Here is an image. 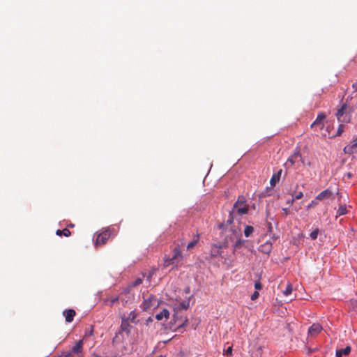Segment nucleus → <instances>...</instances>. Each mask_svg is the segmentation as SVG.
<instances>
[{
    "label": "nucleus",
    "mask_w": 357,
    "mask_h": 357,
    "mask_svg": "<svg viewBox=\"0 0 357 357\" xmlns=\"http://www.w3.org/2000/svg\"><path fill=\"white\" fill-rule=\"evenodd\" d=\"M190 305V301H183L179 303H176L174 305V313L173 314L174 320L175 324L178 322V327H183L185 323L188 321V319L185 318L184 320L182 318H179L178 312L181 310H186Z\"/></svg>",
    "instance_id": "nucleus-1"
},
{
    "label": "nucleus",
    "mask_w": 357,
    "mask_h": 357,
    "mask_svg": "<svg viewBox=\"0 0 357 357\" xmlns=\"http://www.w3.org/2000/svg\"><path fill=\"white\" fill-rule=\"evenodd\" d=\"M183 259V255L178 246L175 247L173 250V255L172 257L167 259L165 261V265L168 266L171 264L177 265Z\"/></svg>",
    "instance_id": "nucleus-2"
},
{
    "label": "nucleus",
    "mask_w": 357,
    "mask_h": 357,
    "mask_svg": "<svg viewBox=\"0 0 357 357\" xmlns=\"http://www.w3.org/2000/svg\"><path fill=\"white\" fill-rule=\"evenodd\" d=\"M347 105H343L342 107L337 110L336 116L340 122L348 123L350 120L349 116L346 114Z\"/></svg>",
    "instance_id": "nucleus-3"
},
{
    "label": "nucleus",
    "mask_w": 357,
    "mask_h": 357,
    "mask_svg": "<svg viewBox=\"0 0 357 357\" xmlns=\"http://www.w3.org/2000/svg\"><path fill=\"white\" fill-rule=\"evenodd\" d=\"M326 118V115L324 113H320L318 114L316 120L312 123L311 127L315 130H321L324 126V119Z\"/></svg>",
    "instance_id": "nucleus-4"
},
{
    "label": "nucleus",
    "mask_w": 357,
    "mask_h": 357,
    "mask_svg": "<svg viewBox=\"0 0 357 357\" xmlns=\"http://www.w3.org/2000/svg\"><path fill=\"white\" fill-rule=\"evenodd\" d=\"M323 328L319 324H313L308 329V337H314L317 336Z\"/></svg>",
    "instance_id": "nucleus-5"
},
{
    "label": "nucleus",
    "mask_w": 357,
    "mask_h": 357,
    "mask_svg": "<svg viewBox=\"0 0 357 357\" xmlns=\"http://www.w3.org/2000/svg\"><path fill=\"white\" fill-rule=\"evenodd\" d=\"M158 305L157 299L153 296H150L146 299L143 303V309L144 310H150L151 307H154Z\"/></svg>",
    "instance_id": "nucleus-6"
},
{
    "label": "nucleus",
    "mask_w": 357,
    "mask_h": 357,
    "mask_svg": "<svg viewBox=\"0 0 357 357\" xmlns=\"http://www.w3.org/2000/svg\"><path fill=\"white\" fill-rule=\"evenodd\" d=\"M110 234L108 230L105 231L104 232L100 234L96 238V245H102L106 243L107 239L109 238Z\"/></svg>",
    "instance_id": "nucleus-7"
},
{
    "label": "nucleus",
    "mask_w": 357,
    "mask_h": 357,
    "mask_svg": "<svg viewBox=\"0 0 357 357\" xmlns=\"http://www.w3.org/2000/svg\"><path fill=\"white\" fill-rule=\"evenodd\" d=\"M345 153L352 154L357 153V139H354L351 144L346 146L344 148Z\"/></svg>",
    "instance_id": "nucleus-8"
},
{
    "label": "nucleus",
    "mask_w": 357,
    "mask_h": 357,
    "mask_svg": "<svg viewBox=\"0 0 357 357\" xmlns=\"http://www.w3.org/2000/svg\"><path fill=\"white\" fill-rule=\"evenodd\" d=\"M299 160H302V157L300 153L298 151L294 153V155L288 158L286 165H288L290 163L291 165H293Z\"/></svg>",
    "instance_id": "nucleus-9"
},
{
    "label": "nucleus",
    "mask_w": 357,
    "mask_h": 357,
    "mask_svg": "<svg viewBox=\"0 0 357 357\" xmlns=\"http://www.w3.org/2000/svg\"><path fill=\"white\" fill-rule=\"evenodd\" d=\"M248 211V208L245 205L243 206H238L237 207L234 206L233 210L230 215H232L234 213H237L238 215L246 214Z\"/></svg>",
    "instance_id": "nucleus-10"
},
{
    "label": "nucleus",
    "mask_w": 357,
    "mask_h": 357,
    "mask_svg": "<svg viewBox=\"0 0 357 357\" xmlns=\"http://www.w3.org/2000/svg\"><path fill=\"white\" fill-rule=\"evenodd\" d=\"M233 235L236 238H237V241L235 243L234 248L235 249H237L240 248L243 243V241L239 238L241 236V230L238 229H232Z\"/></svg>",
    "instance_id": "nucleus-11"
},
{
    "label": "nucleus",
    "mask_w": 357,
    "mask_h": 357,
    "mask_svg": "<svg viewBox=\"0 0 357 357\" xmlns=\"http://www.w3.org/2000/svg\"><path fill=\"white\" fill-rule=\"evenodd\" d=\"M63 315L66 318V321L70 323L73 320V317L75 315V312L72 309L67 310L63 312Z\"/></svg>",
    "instance_id": "nucleus-12"
},
{
    "label": "nucleus",
    "mask_w": 357,
    "mask_h": 357,
    "mask_svg": "<svg viewBox=\"0 0 357 357\" xmlns=\"http://www.w3.org/2000/svg\"><path fill=\"white\" fill-rule=\"evenodd\" d=\"M83 342L82 340H79L76 343L75 346L73 347L70 352L74 354H79L82 351Z\"/></svg>",
    "instance_id": "nucleus-13"
},
{
    "label": "nucleus",
    "mask_w": 357,
    "mask_h": 357,
    "mask_svg": "<svg viewBox=\"0 0 357 357\" xmlns=\"http://www.w3.org/2000/svg\"><path fill=\"white\" fill-rule=\"evenodd\" d=\"M282 169H280L277 173L274 174L271 178L270 184L271 186H275L278 182H279L281 174H282Z\"/></svg>",
    "instance_id": "nucleus-14"
},
{
    "label": "nucleus",
    "mask_w": 357,
    "mask_h": 357,
    "mask_svg": "<svg viewBox=\"0 0 357 357\" xmlns=\"http://www.w3.org/2000/svg\"><path fill=\"white\" fill-rule=\"evenodd\" d=\"M331 190H329L328 189L327 190H325L324 191H322L321 192H320L317 197H316V200H323L326 198H328L331 197Z\"/></svg>",
    "instance_id": "nucleus-15"
},
{
    "label": "nucleus",
    "mask_w": 357,
    "mask_h": 357,
    "mask_svg": "<svg viewBox=\"0 0 357 357\" xmlns=\"http://www.w3.org/2000/svg\"><path fill=\"white\" fill-rule=\"evenodd\" d=\"M169 312L167 309H163L162 312L155 315V319L158 321L162 320L164 318L168 319Z\"/></svg>",
    "instance_id": "nucleus-16"
},
{
    "label": "nucleus",
    "mask_w": 357,
    "mask_h": 357,
    "mask_svg": "<svg viewBox=\"0 0 357 357\" xmlns=\"http://www.w3.org/2000/svg\"><path fill=\"white\" fill-rule=\"evenodd\" d=\"M351 351V347L349 346L346 347L344 349H337L336 351V356L342 357L344 355H348Z\"/></svg>",
    "instance_id": "nucleus-17"
},
{
    "label": "nucleus",
    "mask_w": 357,
    "mask_h": 357,
    "mask_svg": "<svg viewBox=\"0 0 357 357\" xmlns=\"http://www.w3.org/2000/svg\"><path fill=\"white\" fill-rule=\"evenodd\" d=\"M222 248L221 245H214L211 250V255L213 257H217L221 255L220 249Z\"/></svg>",
    "instance_id": "nucleus-18"
},
{
    "label": "nucleus",
    "mask_w": 357,
    "mask_h": 357,
    "mask_svg": "<svg viewBox=\"0 0 357 357\" xmlns=\"http://www.w3.org/2000/svg\"><path fill=\"white\" fill-rule=\"evenodd\" d=\"M347 213L346 205H340L337 211V216H341Z\"/></svg>",
    "instance_id": "nucleus-19"
},
{
    "label": "nucleus",
    "mask_w": 357,
    "mask_h": 357,
    "mask_svg": "<svg viewBox=\"0 0 357 357\" xmlns=\"http://www.w3.org/2000/svg\"><path fill=\"white\" fill-rule=\"evenodd\" d=\"M260 250L266 253L270 252L271 250V243H266L265 244L261 245Z\"/></svg>",
    "instance_id": "nucleus-20"
},
{
    "label": "nucleus",
    "mask_w": 357,
    "mask_h": 357,
    "mask_svg": "<svg viewBox=\"0 0 357 357\" xmlns=\"http://www.w3.org/2000/svg\"><path fill=\"white\" fill-rule=\"evenodd\" d=\"M254 228L252 226H246L244 229V234L246 237H249L253 232Z\"/></svg>",
    "instance_id": "nucleus-21"
},
{
    "label": "nucleus",
    "mask_w": 357,
    "mask_h": 357,
    "mask_svg": "<svg viewBox=\"0 0 357 357\" xmlns=\"http://www.w3.org/2000/svg\"><path fill=\"white\" fill-rule=\"evenodd\" d=\"M285 296H289L292 292V286L291 284H287L285 289L282 291Z\"/></svg>",
    "instance_id": "nucleus-22"
},
{
    "label": "nucleus",
    "mask_w": 357,
    "mask_h": 357,
    "mask_svg": "<svg viewBox=\"0 0 357 357\" xmlns=\"http://www.w3.org/2000/svg\"><path fill=\"white\" fill-rule=\"evenodd\" d=\"M199 241V236H197L195 239H194L193 241H192L191 242H190L188 245H187V248L188 250L192 248Z\"/></svg>",
    "instance_id": "nucleus-23"
},
{
    "label": "nucleus",
    "mask_w": 357,
    "mask_h": 357,
    "mask_svg": "<svg viewBox=\"0 0 357 357\" xmlns=\"http://www.w3.org/2000/svg\"><path fill=\"white\" fill-rule=\"evenodd\" d=\"M319 230L318 228L315 229L314 230H313L310 234V236L311 238V239L312 240H315L317 238V236L319 234Z\"/></svg>",
    "instance_id": "nucleus-24"
},
{
    "label": "nucleus",
    "mask_w": 357,
    "mask_h": 357,
    "mask_svg": "<svg viewBox=\"0 0 357 357\" xmlns=\"http://www.w3.org/2000/svg\"><path fill=\"white\" fill-rule=\"evenodd\" d=\"M245 203V199L243 197H239L236 202L234 204V206L237 207L238 206H243Z\"/></svg>",
    "instance_id": "nucleus-25"
},
{
    "label": "nucleus",
    "mask_w": 357,
    "mask_h": 357,
    "mask_svg": "<svg viewBox=\"0 0 357 357\" xmlns=\"http://www.w3.org/2000/svg\"><path fill=\"white\" fill-rule=\"evenodd\" d=\"M128 326V324L127 321L125 320V319H123L122 320V323H121V326L122 330L123 331H126Z\"/></svg>",
    "instance_id": "nucleus-26"
},
{
    "label": "nucleus",
    "mask_w": 357,
    "mask_h": 357,
    "mask_svg": "<svg viewBox=\"0 0 357 357\" xmlns=\"http://www.w3.org/2000/svg\"><path fill=\"white\" fill-rule=\"evenodd\" d=\"M142 280L141 278H137L132 283V287H136V286L139 285L140 284H142Z\"/></svg>",
    "instance_id": "nucleus-27"
},
{
    "label": "nucleus",
    "mask_w": 357,
    "mask_h": 357,
    "mask_svg": "<svg viewBox=\"0 0 357 357\" xmlns=\"http://www.w3.org/2000/svg\"><path fill=\"white\" fill-rule=\"evenodd\" d=\"M136 317V314L135 312H131L128 316V319L132 321H134Z\"/></svg>",
    "instance_id": "nucleus-28"
},
{
    "label": "nucleus",
    "mask_w": 357,
    "mask_h": 357,
    "mask_svg": "<svg viewBox=\"0 0 357 357\" xmlns=\"http://www.w3.org/2000/svg\"><path fill=\"white\" fill-rule=\"evenodd\" d=\"M343 130H344V126L342 124H340L337 130V135H340L342 134V132H343Z\"/></svg>",
    "instance_id": "nucleus-29"
},
{
    "label": "nucleus",
    "mask_w": 357,
    "mask_h": 357,
    "mask_svg": "<svg viewBox=\"0 0 357 357\" xmlns=\"http://www.w3.org/2000/svg\"><path fill=\"white\" fill-rule=\"evenodd\" d=\"M259 292H258L257 291H255L252 294V296H251V299H252V301H255V300H256V299L259 297Z\"/></svg>",
    "instance_id": "nucleus-30"
},
{
    "label": "nucleus",
    "mask_w": 357,
    "mask_h": 357,
    "mask_svg": "<svg viewBox=\"0 0 357 357\" xmlns=\"http://www.w3.org/2000/svg\"><path fill=\"white\" fill-rule=\"evenodd\" d=\"M225 354L227 356H231L232 354V347H229L227 350L225 351Z\"/></svg>",
    "instance_id": "nucleus-31"
},
{
    "label": "nucleus",
    "mask_w": 357,
    "mask_h": 357,
    "mask_svg": "<svg viewBox=\"0 0 357 357\" xmlns=\"http://www.w3.org/2000/svg\"><path fill=\"white\" fill-rule=\"evenodd\" d=\"M303 196V192H299L295 196H294L293 197L295 199H299L302 198Z\"/></svg>",
    "instance_id": "nucleus-32"
},
{
    "label": "nucleus",
    "mask_w": 357,
    "mask_h": 357,
    "mask_svg": "<svg viewBox=\"0 0 357 357\" xmlns=\"http://www.w3.org/2000/svg\"><path fill=\"white\" fill-rule=\"evenodd\" d=\"M63 235L65 236H69L70 235V231L68 229H64L62 230Z\"/></svg>",
    "instance_id": "nucleus-33"
},
{
    "label": "nucleus",
    "mask_w": 357,
    "mask_h": 357,
    "mask_svg": "<svg viewBox=\"0 0 357 357\" xmlns=\"http://www.w3.org/2000/svg\"><path fill=\"white\" fill-rule=\"evenodd\" d=\"M261 287H262V285H261V284L260 283V282H255V288L256 289L259 290V289H261Z\"/></svg>",
    "instance_id": "nucleus-34"
},
{
    "label": "nucleus",
    "mask_w": 357,
    "mask_h": 357,
    "mask_svg": "<svg viewBox=\"0 0 357 357\" xmlns=\"http://www.w3.org/2000/svg\"><path fill=\"white\" fill-rule=\"evenodd\" d=\"M118 301V298H114L110 300V305H113Z\"/></svg>",
    "instance_id": "nucleus-35"
},
{
    "label": "nucleus",
    "mask_w": 357,
    "mask_h": 357,
    "mask_svg": "<svg viewBox=\"0 0 357 357\" xmlns=\"http://www.w3.org/2000/svg\"><path fill=\"white\" fill-rule=\"evenodd\" d=\"M317 204V202L315 200H312L311 203L307 206V208L312 207L313 206Z\"/></svg>",
    "instance_id": "nucleus-36"
},
{
    "label": "nucleus",
    "mask_w": 357,
    "mask_h": 357,
    "mask_svg": "<svg viewBox=\"0 0 357 357\" xmlns=\"http://www.w3.org/2000/svg\"><path fill=\"white\" fill-rule=\"evenodd\" d=\"M56 235H58V236H62V235H63L62 230L58 229V230L56 231Z\"/></svg>",
    "instance_id": "nucleus-37"
},
{
    "label": "nucleus",
    "mask_w": 357,
    "mask_h": 357,
    "mask_svg": "<svg viewBox=\"0 0 357 357\" xmlns=\"http://www.w3.org/2000/svg\"><path fill=\"white\" fill-rule=\"evenodd\" d=\"M73 354H72V352H68V354H66L63 357H73Z\"/></svg>",
    "instance_id": "nucleus-38"
},
{
    "label": "nucleus",
    "mask_w": 357,
    "mask_h": 357,
    "mask_svg": "<svg viewBox=\"0 0 357 357\" xmlns=\"http://www.w3.org/2000/svg\"><path fill=\"white\" fill-rule=\"evenodd\" d=\"M352 87L354 89L355 91H357V82L354 83Z\"/></svg>",
    "instance_id": "nucleus-39"
},
{
    "label": "nucleus",
    "mask_w": 357,
    "mask_h": 357,
    "mask_svg": "<svg viewBox=\"0 0 357 357\" xmlns=\"http://www.w3.org/2000/svg\"><path fill=\"white\" fill-rule=\"evenodd\" d=\"M295 199L293 197L291 200H289L287 202L288 204H292L293 202H294Z\"/></svg>",
    "instance_id": "nucleus-40"
},
{
    "label": "nucleus",
    "mask_w": 357,
    "mask_h": 357,
    "mask_svg": "<svg viewBox=\"0 0 357 357\" xmlns=\"http://www.w3.org/2000/svg\"><path fill=\"white\" fill-rule=\"evenodd\" d=\"M227 222L231 224L233 222V217H231L228 220H227Z\"/></svg>",
    "instance_id": "nucleus-41"
},
{
    "label": "nucleus",
    "mask_w": 357,
    "mask_h": 357,
    "mask_svg": "<svg viewBox=\"0 0 357 357\" xmlns=\"http://www.w3.org/2000/svg\"><path fill=\"white\" fill-rule=\"evenodd\" d=\"M347 175L348 178H351L352 176V174L351 173H348Z\"/></svg>",
    "instance_id": "nucleus-42"
},
{
    "label": "nucleus",
    "mask_w": 357,
    "mask_h": 357,
    "mask_svg": "<svg viewBox=\"0 0 357 357\" xmlns=\"http://www.w3.org/2000/svg\"><path fill=\"white\" fill-rule=\"evenodd\" d=\"M283 210L284 211V213H287V209L284 208Z\"/></svg>",
    "instance_id": "nucleus-43"
},
{
    "label": "nucleus",
    "mask_w": 357,
    "mask_h": 357,
    "mask_svg": "<svg viewBox=\"0 0 357 357\" xmlns=\"http://www.w3.org/2000/svg\"><path fill=\"white\" fill-rule=\"evenodd\" d=\"M89 333L91 334L92 333V330L91 331H89Z\"/></svg>",
    "instance_id": "nucleus-44"
},
{
    "label": "nucleus",
    "mask_w": 357,
    "mask_h": 357,
    "mask_svg": "<svg viewBox=\"0 0 357 357\" xmlns=\"http://www.w3.org/2000/svg\"><path fill=\"white\" fill-rule=\"evenodd\" d=\"M89 333L91 334L92 333V330L91 331H89Z\"/></svg>",
    "instance_id": "nucleus-45"
}]
</instances>
